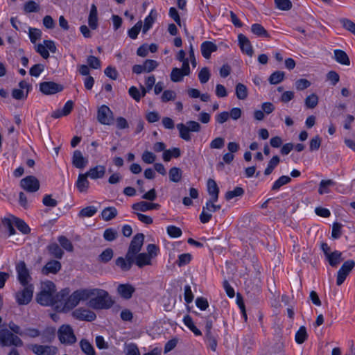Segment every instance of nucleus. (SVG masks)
<instances>
[{
    "label": "nucleus",
    "instance_id": "f257e3e1",
    "mask_svg": "<svg viewBox=\"0 0 355 355\" xmlns=\"http://www.w3.org/2000/svg\"><path fill=\"white\" fill-rule=\"evenodd\" d=\"M68 295H69V289H63L59 293H56L54 283L51 281H46L42 283L41 291L37 293L36 300L42 306L56 305L59 308V302L64 300Z\"/></svg>",
    "mask_w": 355,
    "mask_h": 355
},
{
    "label": "nucleus",
    "instance_id": "f03ea898",
    "mask_svg": "<svg viewBox=\"0 0 355 355\" xmlns=\"http://www.w3.org/2000/svg\"><path fill=\"white\" fill-rule=\"evenodd\" d=\"M89 306L94 309H107L110 308L114 302L111 299L109 293L103 289L94 288L87 289Z\"/></svg>",
    "mask_w": 355,
    "mask_h": 355
},
{
    "label": "nucleus",
    "instance_id": "7ed1b4c3",
    "mask_svg": "<svg viewBox=\"0 0 355 355\" xmlns=\"http://www.w3.org/2000/svg\"><path fill=\"white\" fill-rule=\"evenodd\" d=\"M152 256L149 253L142 252L133 255L132 259H124L122 257L116 259V265L119 266L123 271H128L130 270L133 264L139 268L151 264Z\"/></svg>",
    "mask_w": 355,
    "mask_h": 355
},
{
    "label": "nucleus",
    "instance_id": "20e7f679",
    "mask_svg": "<svg viewBox=\"0 0 355 355\" xmlns=\"http://www.w3.org/2000/svg\"><path fill=\"white\" fill-rule=\"evenodd\" d=\"M88 300L87 289H80L74 291L71 295H67L64 300L60 302L62 305V311L67 312L76 307L80 301Z\"/></svg>",
    "mask_w": 355,
    "mask_h": 355
},
{
    "label": "nucleus",
    "instance_id": "39448f33",
    "mask_svg": "<svg viewBox=\"0 0 355 355\" xmlns=\"http://www.w3.org/2000/svg\"><path fill=\"white\" fill-rule=\"evenodd\" d=\"M23 344V341L21 338L7 329L0 330V345L2 347H10L12 345L21 347Z\"/></svg>",
    "mask_w": 355,
    "mask_h": 355
},
{
    "label": "nucleus",
    "instance_id": "423d86ee",
    "mask_svg": "<svg viewBox=\"0 0 355 355\" xmlns=\"http://www.w3.org/2000/svg\"><path fill=\"white\" fill-rule=\"evenodd\" d=\"M144 234L142 233H137L133 236L124 259H132L133 255L138 254L141 251L144 243Z\"/></svg>",
    "mask_w": 355,
    "mask_h": 355
},
{
    "label": "nucleus",
    "instance_id": "0eeeda50",
    "mask_svg": "<svg viewBox=\"0 0 355 355\" xmlns=\"http://www.w3.org/2000/svg\"><path fill=\"white\" fill-rule=\"evenodd\" d=\"M58 338L62 343L71 345L76 343V338L72 328L68 324L62 325L58 330Z\"/></svg>",
    "mask_w": 355,
    "mask_h": 355
},
{
    "label": "nucleus",
    "instance_id": "6e6552de",
    "mask_svg": "<svg viewBox=\"0 0 355 355\" xmlns=\"http://www.w3.org/2000/svg\"><path fill=\"white\" fill-rule=\"evenodd\" d=\"M16 271L17 273V279L22 286L32 285L30 284L32 278L29 270L27 268L24 261H20L17 263Z\"/></svg>",
    "mask_w": 355,
    "mask_h": 355
},
{
    "label": "nucleus",
    "instance_id": "1a4fd4ad",
    "mask_svg": "<svg viewBox=\"0 0 355 355\" xmlns=\"http://www.w3.org/2000/svg\"><path fill=\"white\" fill-rule=\"evenodd\" d=\"M24 288L16 293V300L19 304H28L33 295L34 288L33 285L23 286Z\"/></svg>",
    "mask_w": 355,
    "mask_h": 355
},
{
    "label": "nucleus",
    "instance_id": "9d476101",
    "mask_svg": "<svg viewBox=\"0 0 355 355\" xmlns=\"http://www.w3.org/2000/svg\"><path fill=\"white\" fill-rule=\"evenodd\" d=\"M354 266L355 261L352 259L347 260L343 263L337 274L336 284L338 286H340L345 282Z\"/></svg>",
    "mask_w": 355,
    "mask_h": 355
},
{
    "label": "nucleus",
    "instance_id": "9b49d317",
    "mask_svg": "<svg viewBox=\"0 0 355 355\" xmlns=\"http://www.w3.org/2000/svg\"><path fill=\"white\" fill-rule=\"evenodd\" d=\"M97 119L103 125H111L113 123V113L107 105H101L97 112Z\"/></svg>",
    "mask_w": 355,
    "mask_h": 355
},
{
    "label": "nucleus",
    "instance_id": "f8f14e48",
    "mask_svg": "<svg viewBox=\"0 0 355 355\" xmlns=\"http://www.w3.org/2000/svg\"><path fill=\"white\" fill-rule=\"evenodd\" d=\"M29 349L36 355H55L58 352V348L52 345L33 344Z\"/></svg>",
    "mask_w": 355,
    "mask_h": 355
},
{
    "label": "nucleus",
    "instance_id": "ddd939ff",
    "mask_svg": "<svg viewBox=\"0 0 355 355\" xmlns=\"http://www.w3.org/2000/svg\"><path fill=\"white\" fill-rule=\"evenodd\" d=\"M40 90L46 95L55 94L63 90V86L52 81L42 82L40 84Z\"/></svg>",
    "mask_w": 355,
    "mask_h": 355
},
{
    "label": "nucleus",
    "instance_id": "4468645a",
    "mask_svg": "<svg viewBox=\"0 0 355 355\" xmlns=\"http://www.w3.org/2000/svg\"><path fill=\"white\" fill-rule=\"evenodd\" d=\"M21 187L28 192H35L40 189V182L35 176L29 175L21 180Z\"/></svg>",
    "mask_w": 355,
    "mask_h": 355
},
{
    "label": "nucleus",
    "instance_id": "2eb2a0df",
    "mask_svg": "<svg viewBox=\"0 0 355 355\" xmlns=\"http://www.w3.org/2000/svg\"><path fill=\"white\" fill-rule=\"evenodd\" d=\"M72 315L77 320L89 322L94 320L96 318L94 312L83 308H79L74 310L72 312Z\"/></svg>",
    "mask_w": 355,
    "mask_h": 355
},
{
    "label": "nucleus",
    "instance_id": "dca6fc26",
    "mask_svg": "<svg viewBox=\"0 0 355 355\" xmlns=\"http://www.w3.org/2000/svg\"><path fill=\"white\" fill-rule=\"evenodd\" d=\"M217 200L209 199L207 201L205 206L202 207V212L200 215V220L202 223H207L211 218V213L214 211L213 202Z\"/></svg>",
    "mask_w": 355,
    "mask_h": 355
},
{
    "label": "nucleus",
    "instance_id": "f3484780",
    "mask_svg": "<svg viewBox=\"0 0 355 355\" xmlns=\"http://www.w3.org/2000/svg\"><path fill=\"white\" fill-rule=\"evenodd\" d=\"M238 41L241 51L252 57L254 51L249 39L245 35L241 33L238 35Z\"/></svg>",
    "mask_w": 355,
    "mask_h": 355
},
{
    "label": "nucleus",
    "instance_id": "a211bd4d",
    "mask_svg": "<svg viewBox=\"0 0 355 355\" xmlns=\"http://www.w3.org/2000/svg\"><path fill=\"white\" fill-rule=\"evenodd\" d=\"M61 263L56 260H51L47 262L42 269V273L45 275L49 274H56L61 269Z\"/></svg>",
    "mask_w": 355,
    "mask_h": 355
},
{
    "label": "nucleus",
    "instance_id": "6ab92c4d",
    "mask_svg": "<svg viewBox=\"0 0 355 355\" xmlns=\"http://www.w3.org/2000/svg\"><path fill=\"white\" fill-rule=\"evenodd\" d=\"M88 164V159L83 157L82 153L76 150L73 153L72 164L77 168L83 169Z\"/></svg>",
    "mask_w": 355,
    "mask_h": 355
},
{
    "label": "nucleus",
    "instance_id": "aec40b11",
    "mask_svg": "<svg viewBox=\"0 0 355 355\" xmlns=\"http://www.w3.org/2000/svg\"><path fill=\"white\" fill-rule=\"evenodd\" d=\"M218 49L217 46L210 41H205L201 44L200 50L202 56L206 58L209 59L211 56V54L213 52L216 51Z\"/></svg>",
    "mask_w": 355,
    "mask_h": 355
},
{
    "label": "nucleus",
    "instance_id": "412c9836",
    "mask_svg": "<svg viewBox=\"0 0 355 355\" xmlns=\"http://www.w3.org/2000/svg\"><path fill=\"white\" fill-rule=\"evenodd\" d=\"M334 59L339 64L349 66L350 60L347 54L343 50L336 49L334 51Z\"/></svg>",
    "mask_w": 355,
    "mask_h": 355
},
{
    "label": "nucleus",
    "instance_id": "4be33fe9",
    "mask_svg": "<svg viewBox=\"0 0 355 355\" xmlns=\"http://www.w3.org/2000/svg\"><path fill=\"white\" fill-rule=\"evenodd\" d=\"M88 176L86 173H80L78 175L76 185L78 190L81 192H87L89 187V182L87 180Z\"/></svg>",
    "mask_w": 355,
    "mask_h": 355
},
{
    "label": "nucleus",
    "instance_id": "5701e85b",
    "mask_svg": "<svg viewBox=\"0 0 355 355\" xmlns=\"http://www.w3.org/2000/svg\"><path fill=\"white\" fill-rule=\"evenodd\" d=\"M85 173L88 177L94 180L102 178L105 173V167L102 165H98L95 167L91 168Z\"/></svg>",
    "mask_w": 355,
    "mask_h": 355
},
{
    "label": "nucleus",
    "instance_id": "b1692460",
    "mask_svg": "<svg viewBox=\"0 0 355 355\" xmlns=\"http://www.w3.org/2000/svg\"><path fill=\"white\" fill-rule=\"evenodd\" d=\"M89 26L95 30L98 28V11L97 8L94 4L91 6L89 17H88Z\"/></svg>",
    "mask_w": 355,
    "mask_h": 355
},
{
    "label": "nucleus",
    "instance_id": "393cba45",
    "mask_svg": "<svg viewBox=\"0 0 355 355\" xmlns=\"http://www.w3.org/2000/svg\"><path fill=\"white\" fill-rule=\"evenodd\" d=\"M207 191L211 196L210 199L213 200H218L219 194V188L213 179H209L207 181Z\"/></svg>",
    "mask_w": 355,
    "mask_h": 355
},
{
    "label": "nucleus",
    "instance_id": "a878e982",
    "mask_svg": "<svg viewBox=\"0 0 355 355\" xmlns=\"http://www.w3.org/2000/svg\"><path fill=\"white\" fill-rule=\"evenodd\" d=\"M117 291L122 297L130 299L135 290L132 285L126 284L119 285Z\"/></svg>",
    "mask_w": 355,
    "mask_h": 355
},
{
    "label": "nucleus",
    "instance_id": "bb28decb",
    "mask_svg": "<svg viewBox=\"0 0 355 355\" xmlns=\"http://www.w3.org/2000/svg\"><path fill=\"white\" fill-rule=\"evenodd\" d=\"M181 155V150L179 148L165 150L162 154V159L164 162H169L173 157L178 158Z\"/></svg>",
    "mask_w": 355,
    "mask_h": 355
},
{
    "label": "nucleus",
    "instance_id": "cd10ccee",
    "mask_svg": "<svg viewBox=\"0 0 355 355\" xmlns=\"http://www.w3.org/2000/svg\"><path fill=\"white\" fill-rule=\"evenodd\" d=\"M329 265L332 267H337L338 265L343 261L342 253L338 250L331 252L326 258Z\"/></svg>",
    "mask_w": 355,
    "mask_h": 355
},
{
    "label": "nucleus",
    "instance_id": "c85d7f7f",
    "mask_svg": "<svg viewBox=\"0 0 355 355\" xmlns=\"http://www.w3.org/2000/svg\"><path fill=\"white\" fill-rule=\"evenodd\" d=\"M132 208L135 211H146L154 209L155 208V204L146 201H141L133 204Z\"/></svg>",
    "mask_w": 355,
    "mask_h": 355
},
{
    "label": "nucleus",
    "instance_id": "c756f323",
    "mask_svg": "<svg viewBox=\"0 0 355 355\" xmlns=\"http://www.w3.org/2000/svg\"><path fill=\"white\" fill-rule=\"evenodd\" d=\"M251 31L257 37H270V35L268 31L260 24H253L251 26Z\"/></svg>",
    "mask_w": 355,
    "mask_h": 355
},
{
    "label": "nucleus",
    "instance_id": "7c9ffc66",
    "mask_svg": "<svg viewBox=\"0 0 355 355\" xmlns=\"http://www.w3.org/2000/svg\"><path fill=\"white\" fill-rule=\"evenodd\" d=\"M80 347L83 353L86 355H96L94 347L86 339H82L80 342Z\"/></svg>",
    "mask_w": 355,
    "mask_h": 355
},
{
    "label": "nucleus",
    "instance_id": "2f4dec72",
    "mask_svg": "<svg viewBox=\"0 0 355 355\" xmlns=\"http://www.w3.org/2000/svg\"><path fill=\"white\" fill-rule=\"evenodd\" d=\"M117 215V210L114 207H109L104 209L101 213V216L103 220L105 221H109L114 218H115Z\"/></svg>",
    "mask_w": 355,
    "mask_h": 355
},
{
    "label": "nucleus",
    "instance_id": "473e14b6",
    "mask_svg": "<svg viewBox=\"0 0 355 355\" xmlns=\"http://www.w3.org/2000/svg\"><path fill=\"white\" fill-rule=\"evenodd\" d=\"M170 181L173 182H178L180 181L182 176V171L178 167H172L168 172Z\"/></svg>",
    "mask_w": 355,
    "mask_h": 355
},
{
    "label": "nucleus",
    "instance_id": "72a5a7b5",
    "mask_svg": "<svg viewBox=\"0 0 355 355\" xmlns=\"http://www.w3.org/2000/svg\"><path fill=\"white\" fill-rule=\"evenodd\" d=\"M291 178L287 175L279 177L272 184L271 189L272 191H278L282 186L291 182Z\"/></svg>",
    "mask_w": 355,
    "mask_h": 355
},
{
    "label": "nucleus",
    "instance_id": "f704fd0d",
    "mask_svg": "<svg viewBox=\"0 0 355 355\" xmlns=\"http://www.w3.org/2000/svg\"><path fill=\"white\" fill-rule=\"evenodd\" d=\"M184 324L196 335L201 336V331L195 326L193 319L189 315L184 317L183 319Z\"/></svg>",
    "mask_w": 355,
    "mask_h": 355
},
{
    "label": "nucleus",
    "instance_id": "c9c22d12",
    "mask_svg": "<svg viewBox=\"0 0 355 355\" xmlns=\"http://www.w3.org/2000/svg\"><path fill=\"white\" fill-rule=\"evenodd\" d=\"M308 338L306 329L304 326H301L295 334V339L297 344L304 343Z\"/></svg>",
    "mask_w": 355,
    "mask_h": 355
},
{
    "label": "nucleus",
    "instance_id": "e433bc0d",
    "mask_svg": "<svg viewBox=\"0 0 355 355\" xmlns=\"http://www.w3.org/2000/svg\"><path fill=\"white\" fill-rule=\"evenodd\" d=\"M187 76L184 72L180 68H173L171 73V80L174 83L181 82L183 80L184 76Z\"/></svg>",
    "mask_w": 355,
    "mask_h": 355
},
{
    "label": "nucleus",
    "instance_id": "4c0bfd02",
    "mask_svg": "<svg viewBox=\"0 0 355 355\" xmlns=\"http://www.w3.org/2000/svg\"><path fill=\"white\" fill-rule=\"evenodd\" d=\"M177 128L180 132V137L187 141L191 140V137L189 134L190 130L186 125L183 123H178L177 124Z\"/></svg>",
    "mask_w": 355,
    "mask_h": 355
},
{
    "label": "nucleus",
    "instance_id": "58836bf2",
    "mask_svg": "<svg viewBox=\"0 0 355 355\" xmlns=\"http://www.w3.org/2000/svg\"><path fill=\"white\" fill-rule=\"evenodd\" d=\"M243 194L244 189L241 187H236L232 191H227L225 198L227 200H230L236 197H241Z\"/></svg>",
    "mask_w": 355,
    "mask_h": 355
},
{
    "label": "nucleus",
    "instance_id": "ea45409f",
    "mask_svg": "<svg viewBox=\"0 0 355 355\" xmlns=\"http://www.w3.org/2000/svg\"><path fill=\"white\" fill-rule=\"evenodd\" d=\"M285 73L281 71L273 72L269 77V82L272 85H276L281 83L284 78Z\"/></svg>",
    "mask_w": 355,
    "mask_h": 355
},
{
    "label": "nucleus",
    "instance_id": "a19ab883",
    "mask_svg": "<svg viewBox=\"0 0 355 355\" xmlns=\"http://www.w3.org/2000/svg\"><path fill=\"white\" fill-rule=\"evenodd\" d=\"M236 95L240 100L245 99L248 97L247 87L242 83H238L236 85Z\"/></svg>",
    "mask_w": 355,
    "mask_h": 355
},
{
    "label": "nucleus",
    "instance_id": "79ce46f5",
    "mask_svg": "<svg viewBox=\"0 0 355 355\" xmlns=\"http://www.w3.org/2000/svg\"><path fill=\"white\" fill-rule=\"evenodd\" d=\"M97 212V208L94 206H88L82 209L79 213L80 218L92 217Z\"/></svg>",
    "mask_w": 355,
    "mask_h": 355
},
{
    "label": "nucleus",
    "instance_id": "37998d69",
    "mask_svg": "<svg viewBox=\"0 0 355 355\" xmlns=\"http://www.w3.org/2000/svg\"><path fill=\"white\" fill-rule=\"evenodd\" d=\"M335 185V182L332 180H322L319 185L318 193L320 195L328 193L329 192V187Z\"/></svg>",
    "mask_w": 355,
    "mask_h": 355
},
{
    "label": "nucleus",
    "instance_id": "c03bdc74",
    "mask_svg": "<svg viewBox=\"0 0 355 355\" xmlns=\"http://www.w3.org/2000/svg\"><path fill=\"white\" fill-rule=\"evenodd\" d=\"M280 159L277 155H275L269 161L268 166L265 169L264 174L268 175L272 173L274 168L279 164Z\"/></svg>",
    "mask_w": 355,
    "mask_h": 355
},
{
    "label": "nucleus",
    "instance_id": "a18cd8bd",
    "mask_svg": "<svg viewBox=\"0 0 355 355\" xmlns=\"http://www.w3.org/2000/svg\"><path fill=\"white\" fill-rule=\"evenodd\" d=\"M49 252L57 259H61L64 254L62 250L57 243H52L48 247Z\"/></svg>",
    "mask_w": 355,
    "mask_h": 355
},
{
    "label": "nucleus",
    "instance_id": "49530a36",
    "mask_svg": "<svg viewBox=\"0 0 355 355\" xmlns=\"http://www.w3.org/2000/svg\"><path fill=\"white\" fill-rule=\"evenodd\" d=\"M148 51L152 53L155 52V44H151L148 48L147 45L141 46L137 51V54L141 57H146L148 55Z\"/></svg>",
    "mask_w": 355,
    "mask_h": 355
},
{
    "label": "nucleus",
    "instance_id": "de8ad7c7",
    "mask_svg": "<svg viewBox=\"0 0 355 355\" xmlns=\"http://www.w3.org/2000/svg\"><path fill=\"white\" fill-rule=\"evenodd\" d=\"M340 23L345 29L351 32L352 34L355 35V23H354L352 20L347 18L340 19Z\"/></svg>",
    "mask_w": 355,
    "mask_h": 355
},
{
    "label": "nucleus",
    "instance_id": "09e8293b",
    "mask_svg": "<svg viewBox=\"0 0 355 355\" xmlns=\"http://www.w3.org/2000/svg\"><path fill=\"white\" fill-rule=\"evenodd\" d=\"M318 103V97L315 94L309 95L305 99V105L308 108L313 109Z\"/></svg>",
    "mask_w": 355,
    "mask_h": 355
},
{
    "label": "nucleus",
    "instance_id": "8fccbe9b",
    "mask_svg": "<svg viewBox=\"0 0 355 355\" xmlns=\"http://www.w3.org/2000/svg\"><path fill=\"white\" fill-rule=\"evenodd\" d=\"M114 252L111 248H107L103 250L98 257V260L103 263H107L113 257Z\"/></svg>",
    "mask_w": 355,
    "mask_h": 355
},
{
    "label": "nucleus",
    "instance_id": "3c124183",
    "mask_svg": "<svg viewBox=\"0 0 355 355\" xmlns=\"http://www.w3.org/2000/svg\"><path fill=\"white\" fill-rule=\"evenodd\" d=\"M191 257V254L189 253L181 254L178 256V259L176 261V263L179 267L184 266L190 263Z\"/></svg>",
    "mask_w": 355,
    "mask_h": 355
},
{
    "label": "nucleus",
    "instance_id": "603ef678",
    "mask_svg": "<svg viewBox=\"0 0 355 355\" xmlns=\"http://www.w3.org/2000/svg\"><path fill=\"white\" fill-rule=\"evenodd\" d=\"M142 28V21H139L133 27L128 31V36L132 39H136Z\"/></svg>",
    "mask_w": 355,
    "mask_h": 355
},
{
    "label": "nucleus",
    "instance_id": "864d4df0",
    "mask_svg": "<svg viewBox=\"0 0 355 355\" xmlns=\"http://www.w3.org/2000/svg\"><path fill=\"white\" fill-rule=\"evenodd\" d=\"M29 37L32 43L35 44L42 36V31L35 28H29Z\"/></svg>",
    "mask_w": 355,
    "mask_h": 355
},
{
    "label": "nucleus",
    "instance_id": "5fc2aeb1",
    "mask_svg": "<svg viewBox=\"0 0 355 355\" xmlns=\"http://www.w3.org/2000/svg\"><path fill=\"white\" fill-rule=\"evenodd\" d=\"M210 78V72L207 67H203L198 73V78L202 84L208 82Z\"/></svg>",
    "mask_w": 355,
    "mask_h": 355
},
{
    "label": "nucleus",
    "instance_id": "6e6d98bb",
    "mask_svg": "<svg viewBox=\"0 0 355 355\" xmlns=\"http://www.w3.org/2000/svg\"><path fill=\"white\" fill-rule=\"evenodd\" d=\"M277 8L282 10H288L292 7V3L290 0H275Z\"/></svg>",
    "mask_w": 355,
    "mask_h": 355
},
{
    "label": "nucleus",
    "instance_id": "4d7b16f0",
    "mask_svg": "<svg viewBox=\"0 0 355 355\" xmlns=\"http://www.w3.org/2000/svg\"><path fill=\"white\" fill-rule=\"evenodd\" d=\"M58 241L61 246L69 252L73 251V247L71 242L65 236H60L58 238Z\"/></svg>",
    "mask_w": 355,
    "mask_h": 355
},
{
    "label": "nucleus",
    "instance_id": "13d9d810",
    "mask_svg": "<svg viewBox=\"0 0 355 355\" xmlns=\"http://www.w3.org/2000/svg\"><path fill=\"white\" fill-rule=\"evenodd\" d=\"M176 98V93L173 90H165L162 96L161 101L163 103H166L170 101H174Z\"/></svg>",
    "mask_w": 355,
    "mask_h": 355
},
{
    "label": "nucleus",
    "instance_id": "bf43d9fd",
    "mask_svg": "<svg viewBox=\"0 0 355 355\" xmlns=\"http://www.w3.org/2000/svg\"><path fill=\"white\" fill-rule=\"evenodd\" d=\"M117 232L112 228H107L103 233V238L107 241H112L117 237Z\"/></svg>",
    "mask_w": 355,
    "mask_h": 355
},
{
    "label": "nucleus",
    "instance_id": "052dcab7",
    "mask_svg": "<svg viewBox=\"0 0 355 355\" xmlns=\"http://www.w3.org/2000/svg\"><path fill=\"white\" fill-rule=\"evenodd\" d=\"M44 70V65L42 64H36L33 65L29 71L31 76L38 77Z\"/></svg>",
    "mask_w": 355,
    "mask_h": 355
},
{
    "label": "nucleus",
    "instance_id": "680f3d73",
    "mask_svg": "<svg viewBox=\"0 0 355 355\" xmlns=\"http://www.w3.org/2000/svg\"><path fill=\"white\" fill-rule=\"evenodd\" d=\"M15 225L17 228L23 234H28L30 232L31 229L28 225L22 220L16 218Z\"/></svg>",
    "mask_w": 355,
    "mask_h": 355
},
{
    "label": "nucleus",
    "instance_id": "e2e57ef3",
    "mask_svg": "<svg viewBox=\"0 0 355 355\" xmlns=\"http://www.w3.org/2000/svg\"><path fill=\"white\" fill-rule=\"evenodd\" d=\"M155 83V78L153 76H149L146 81V87H141L142 88V96H144L146 94L152 89Z\"/></svg>",
    "mask_w": 355,
    "mask_h": 355
},
{
    "label": "nucleus",
    "instance_id": "0e129e2a",
    "mask_svg": "<svg viewBox=\"0 0 355 355\" xmlns=\"http://www.w3.org/2000/svg\"><path fill=\"white\" fill-rule=\"evenodd\" d=\"M327 79L335 86L340 81V76L336 71H329L327 74Z\"/></svg>",
    "mask_w": 355,
    "mask_h": 355
},
{
    "label": "nucleus",
    "instance_id": "69168bd1",
    "mask_svg": "<svg viewBox=\"0 0 355 355\" xmlns=\"http://www.w3.org/2000/svg\"><path fill=\"white\" fill-rule=\"evenodd\" d=\"M167 233L171 237L178 238L182 235V230L180 227L170 225L167 227Z\"/></svg>",
    "mask_w": 355,
    "mask_h": 355
},
{
    "label": "nucleus",
    "instance_id": "338daca9",
    "mask_svg": "<svg viewBox=\"0 0 355 355\" xmlns=\"http://www.w3.org/2000/svg\"><path fill=\"white\" fill-rule=\"evenodd\" d=\"M153 12V11L152 10L150 15L144 20V24L142 26V32L144 34L147 33L153 24L154 19L152 16Z\"/></svg>",
    "mask_w": 355,
    "mask_h": 355
},
{
    "label": "nucleus",
    "instance_id": "774afa93",
    "mask_svg": "<svg viewBox=\"0 0 355 355\" xmlns=\"http://www.w3.org/2000/svg\"><path fill=\"white\" fill-rule=\"evenodd\" d=\"M295 87L297 90L302 91L304 90L311 85L310 81L307 79L300 78L295 81Z\"/></svg>",
    "mask_w": 355,
    "mask_h": 355
}]
</instances>
